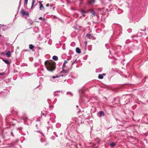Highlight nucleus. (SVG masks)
I'll return each mask as SVG.
<instances>
[{
  "instance_id": "obj_10",
  "label": "nucleus",
  "mask_w": 148,
  "mask_h": 148,
  "mask_svg": "<svg viewBox=\"0 0 148 148\" xmlns=\"http://www.w3.org/2000/svg\"><path fill=\"white\" fill-rule=\"evenodd\" d=\"M81 12L82 13V14H83V16H85V15H84V14L86 13V11L84 10L83 9H82L81 10Z\"/></svg>"
},
{
  "instance_id": "obj_28",
  "label": "nucleus",
  "mask_w": 148,
  "mask_h": 148,
  "mask_svg": "<svg viewBox=\"0 0 148 148\" xmlns=\"http://www.w3.org/2000/svg\"><path fill=\"white\" fill-rule=\"evenodd\" d=\"M25 2H28V0H25Z\"/></svg>"
},
{
  "instance_id": "obj_27",
  "label": "nucleus",
  "mask_w": 148,
  "mask_h": 148,
  "mask_svg": "<svg viewBox=\"0 0 148 148\" xmlns=\"http://www.w3.org/2000/svg\"><path fill=\"white\" fill-rule=\"evenodd\" d=\"M28 2H25V4L27 5V4Z\"/></svg>"
},
{
  "instance_id": "obj_5",
  "label": "nucleus",
  "mask_w": 148,
  "mask_h": 148,
  "mask_svg": "<svg viewBox=\"0 0 148 148\" xmlns=\"http://www.w3.org/2000/svg\"><path fill=\"white\" fill-rule=\"evenodd\" d=\"M20 12L21 14L23 16H24L25 15V12L23 9L21 10Z\"/></svg>"
},
{
  "instance_id": "obj_4",
  "label": "nucleus",
  "mask_w": 148,
  "mask_h": 148,
  "mask_svg": "<svg viewBox=\"0 0 148 148\" xmlns=\"http://www.w3.org/2000/svg\"><path fill=\"white\" fill-rule=\"evenodd\" d=\"M89 11L94 16L96 15L95 12L93 10V9H91L89 10Z\"/></svg>"
},
{
  "instance_id": "obj_25",
  "label": "nucleus",
  "mask_w": 148,
  "mask_h": 148,
  "mask_svg": "<svg viewBox=\"0 0 148 148\" xmlns=\"http://www.w3.org/2000/svg\"><path fill=\"white\" fill-rule=\"evenodd\" d=\"M11 134L13 136H14L13 135V133H12V132H11Z\"/></svg>"
},
{
  "instance_id": "obj_3",
  "label": "nucleus",
  "mask_w": 148,
  "mask_h": 148,
  "mask_svg": "<svg viewBox=\"0 0 148 148\" xmlns=\"http://www.w3.org/2000/svg\"><path fill=\"white\" fill-rule=\"evenodd\" d=\"M95 0H92L91 1H89L87 2V4L88 5H92L93 4V3H94L95 2Z\"/></svg>"
},
{
  "instance_id": "obj_16",
  "label": "nucleus",
  "mask_w": 148,
  "mask_h": 148,
  "mask_svg": "<svg viewBox=\"0 0 148 148\" xmlns=\"http://www.w3.org/2000/svg\"><path fill=\"white\" fill-rule=\"evenodd\" d=\"M67 70H64V69H63L62 71H61V73H62L63 72V73H67Z\"/></svg>"
},
{
  "instance_id": "obj_15",
  "label": "nucleus",
  "mask_w": 148,
  "mask_h": 148,
  "mask_svg": "<svg viewBox=\"0 0 148 148\" xmlns=\"http://www.w3.org/2000/svg\"><path fill=\"white\" fill-rule=\"evenodd\" d=\"M35 3V0H32V6H31V8H32L33 5H34V3Z\"/></svg>"
},
{
  "instance_id": "obj_13",
  "label": "nucleus",
  "mask_w": 148,
  "mask_h": 148,
  "mask_svg": "<svg viewBox=\"0 0 148 148\" xmlns=\"http://www.w3.org/2000/svg\"><path fill=\"white\" fill-rule=\"evenodd\" d=\"M53 59L55 60H58V57L56 56H53Z\"/></svg>"
},
{
  "instance_id": "obj_24",
  "label": "nucleus",
  "mask_w": 148,
  "mask_h": 148,
  "mask_svg": "<svg viewBox=\"0 0 148 148\" xmlns=\"http://www.w3.org/2000/svg\"><path fill=\"white\" fill-rule=\"evenodd\" d=\"M4 74V73H0V75H3Z\"/></svg>"
},
{
  "instance_id": "obj_1",
  "label": "nucleus",
  "mask_w": 148,
  "mask_h": 148,
  "mask_svg": "<svg viewBox=\"0 0 148 148\" xmlns=\"http://www.w3.org/2000/svg\"><path fill=\"white\" fill-rule=\"evenodd\" d=\"M45 66L48 70L52 71L56 68V63L53 61L47 60L45 62Z\"/></svg>"
},
{
  "instance_id": "obj_21",
  "label": "nucleus",
  "mask_w": 148,
  "mask_h": 148,
  "mask_svg": "<svg viewBox=\"0 0 148 148\" xmlns=\"http://www.w3.org/2000/svg\"><path fill=\"white\" fill-rule=\"evenodd\" d=\"M91 36L90 34H87L86 35V36L88 37H89Z\"/></svg>"
},
{
  "instance_id": "obj_26",
  "label": "nucleus",
  "mask_w": 148,
  "mask_h": 148,
  "mask_svg": "<svg viewBox=\"0 0 148 148\" xmlns=\"http://www.w3.org/2000/svg\"><path fill=\"white\" fill-rule=\"evenodd\" d=\"M86 11V13H88V12H90L89 11V10H88Z\"/></svg>"
},
{
  "instance_id": "obj_17",
  "label": "nucleus",
  "mask_w": 148,
  "mask_h": 148,
  "mask_svg": "<svg viewBox=\"0 0 148 148\" xmlns=\"http://www.w3.org/2000/svg\"><path fill=\"white\" fill-rule=\"evenodd\" d=\"M98 77L100 79H102L103 78V77L101 75H99Z\"/></svg>"
},
{
  "instance_id": "obj_12",
  "label": "nucleus",
  "mask_w": 148,
  "mask_h": 148,
  "mask_svg": "<svg viewBox=\"0 0 148 148\" xmlns=\"http://www.w3.org/2000/svg\"><path fill=\"white\" fill-rule=\"evenodd\" d=\"M116 145V144L114 143H112L110 144V146L111 147H113L115 146Z\"/></svg>"
},
{
  "instance_id": "obj_14",
  "label": "nucleus",
  "mask_w": 148,
  "mask_h": 148,
  "mask_svg": "<svg viewBox=\"0 0 148 148\" xmlns=\"http://www.w3.org/2000/svg\"><path fill=\"white\" fill-rule=\"evenodd\" d=\"M34 47V46L32 44L29 45V48L31 49H32Z\"/></svg>"
},
{
  "instance_id": "obj_19",
  "label": "nucleus",
  "mask_w": 148,
  "mask_h": 148,
  "mask_svg": "<svg viewBox=\"0 0 148 148\" xmlns=\"http://www.w3.org/2000/svg\"><path fill=\"white\" fill-rule=\"evenodd\" d=\"M39 19H40V20H42V21L45 20V19L44 18H42L41 17H39Z\"/></svg>"
},
{
  "instance_id": "obj_31",
  "label": "nucleus",
  "mask_w": 148,
  "mask_h": 148,
  "mask_svg": "<svg viewBox=\"0 0 148 148\" xmlns=\"http://www.w3.org/2000/svg\"><path fill=\"white\" fill-rule=\"evenodd\" d=\"M1 35L0 34V36H1Z\"/></svg>"
},
{
  "instance_id": "obj_20",
  "label": "nucleus",
  "mask_w": 148,
  "mask_h": 148,
  "mask_svg": "<svg viewBox=\"0 0 148 148\" xmlns=\"http://www.w3.org/2000/svg\"><path fill=\"white\" fill-rule=\"evenodd\" d=\"M25 15H26V16H28L29 15V13L28 12H27L26 13L25 12Z\"/></svg>"
},
{
  "instance_id": "obj_6",
  "label": "nucleus",
  "mask_w": 148,
  "mask_h": 148,
  "mask_svg": "<svg viewBox=\"0 0 148 148\" xmlns=\"http://www.w3.org/2000/svg\"><path fill=\"white\" fill-rule=\"evenodd\" d=\"M3 61L6 64H10V63L9 61L7 60H5L3 59H2Z\"/></svg>"
},
{
  "instance_id": "obj_11",
  "label": "nucleus",
  "mask_w": 148,
  "mask_h": 148,
  "mask_svg": "<svg viewBox=\"0 0 148 148\" xmlns=\"http://www.w3.org/2000/svg\"><path fill=\"white\" fill-rule=\"evenodd\" d=\"M99 114L100 116H104L105 115L104 112L102 111H101L99 112Z\"/></svg>"
},
{
  "instance_id": "obj_30",
  "label": "nucleus",
  "mask_w": 148,
  "mask_h": 148,
  "mask_svg": "<svg viewBox=\"0 0 148 148\" xmlns=\"http://www.w3.org/2000/svg\"><path fill=\"white\" fill-rule=\"evenodd\" d=\"M119 102H120L119 99Z\"/></svg>"
},
{
  "instance_id": "obj_9",
  "label": "nucleus",
  "mask_w": 148,
  "mask_h": 148,
  "mask_svg": "<svg viewBox=\"0 0 148 148\" xmlns=\"http://www.w3.org/2000/svg\"><path fill=\"white\" fill-rule=\"evenodd\" d=\"M11 54V53L10 51H8L6 53V55L8 57L10 56Z\"/></svg>"
},
{
  "instance_id": "obj_7",
  "label": "nucleus",
  "mask_w": 148,
  "mask_h": 148,
  "mask_svg": "<svg viewBox=\"0 0 148 148\" xmlns=\"http://www.w3.org/2000/svg\"><path fill=\"white\" fill-rule=\"evenodd\" d=\"M76 51L78 53H81V50L79 48L77 47L76 49Z\"/></svg>"
},
{
  "instance_id": "obj_23",
  "label": "nucleus",
  "mask_w": 148,
  "mask_h": 148,
  "mask_svg": "<svg viewBox=\"0 0 148 148\" xmlns=\"http://www.w3.org/2000/svg\"><path fill=\"white\" fill-rule=\"evenodd\" d=\"M49 6V4L48 3L46 5V7H48Z\"/></svg>"
},
{
  "instance_id": "obj_18",
  "label": "nucleus",
  "mask_w": 148,
  "mask_h": 148,
  "mask_svg": "<svg viewBox=\"0 0 148 148\" xmlns=\"http://www.w3.org/2000/svg\"><path fill=\"white\" fill-rule=\"evenodd\" d=\"M60 76H58V75H56V76H53L52 77V78H53V79H54V78H58V77H59Z\"/></svg>"
},
{
  "instance_id": "obj_22",
  "label": "nucleus",
  "mask_w": 148,
  "mask_h": 148,
  "mask_svg": "<svg viewBox=\"0 0 148 148\" xmlns=\"http://www.w3.org/2000/svg\"><path fill=\"white\" fill-rule=\"evenodd\" d=\"M1 54L2 55H4L5 54V52H2L1 53Z\"/></svg>"
},
{
  "instance_id": "obj_8",
  "label": "nucleus",
  "mask_w": 148,
  "mask_h": 148,
  "mask_svg": "<svg viewBox=\"0 0 148 148\" xmlns=\"http://www.w3.org/2000/svg\"><path fill=\"white\" fill-rule=\"evenodd\" d=\"M42 1H39L38 2L40 3V10H41V8H44V7L42 4Z\"/></svg>"
},
{
  "instance_id": "obj_29",
  "label": "nucleus",
  "mask_w": 148,
  "mask_h": 148,
  "mask_svg": "<svg viewBox=\"0 0 148 148\" xmlns=\"http://www.w3.org/2000/svg\"><path fill=\"white\" fill-rule=\"evenodd\" d=\"M74 62H75V61L74 62H73L72 64L73 65L74 64Z\"/></svg>"
},
{
  "instance_id": "obj_2",
  "label": "nucleus",
  "mask_w": 148,
  "mask_h": 148,
  "mask_svg": "<svg viewBox=\"0 0 148 148\" xmlns=\"http://www.w3.org/2000/svg\"><path fill=\"white\" fill-rule=\"evenodd\" d=\"M68 62H71L69 61V60H68L67 61L66 60H65L64 61V62L63 64V66H62V69H64V68L66 67L65 64L67 63Z\"/></svg>"
}]
</instances>
